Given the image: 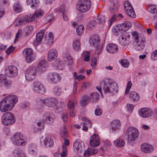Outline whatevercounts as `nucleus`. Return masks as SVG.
I'll return each mask as SVG.
<instances>
[{
    "instance_id": "nucleus-1",
    "label": "nucleus",
    "mask_w": 157,
    "mask_h": 157,
    "mask_svg": "<svg viewBox=\"0 0 157 157\" xmlns=\"http://www.w3.org/2000/svg\"><path fill=\"white\" fill-rule=\"evenodd\" d=\"M18 101V98L16 95H11L6 97L0 102V110L3 112L11 110Z\"/></svg>"
},
{
    "instance_id": "nucleus-2",
    "label": "nucleus",
    "mask_w": 157,
    "mask_h": 157,
    "mask_svg": "<svg viewBox=\"0 0 157 157\" xmlns=\"http://www.w3.org/2000/svg\"><path fill=\"white\" fill-rule=\"evenodd\" d=\"M100 85L105 94L113 93L117 87L116 83L108 79L102 81L101 82Z\"/></svg>"
},
{
    "instance_id": "nucleus-3",
    "label": "nucleus",
    "mask_w": 157,
    "mask_h": 157,
    "mask_svg": "<svg viewBox=\"0 0 157 157\" xmlns=\"http://www.w3.org/2000/svg\"><path fill=\"white\" fill-rule=\"evenodd\" d=\"M91 5L90 0H80L77 4V8L80 12H86L90 9Z\"/></svg>"
},
{
    "instance_id": "nucleus-4",
    "label": "nucleus",
    "mask_w": 157,
    "mask_h": 157,
    "mask_svg": "<svg viewBox=\"0 0 157 157\" xmlns=\"http://www.w3.org/2000/svg\"><path fill=\"white\" fill-rule=\"evenodd\" d=\"M100 42L99 36L97 35L92 36L90 40L91 45L96 48V53L98 55L101 53L103 47L102 45L100 44Z\"/></svg>"
},
{
    "instance_id": "nucleus-5",
    "label": "nucleus",
    "mask_w": 157,
    "mask_h": 157,
    "mask_svg": "<svg viewBox=\"0 0 157 157\" xmlns=\"http://www.w3.org/2000/svg\"><path fill=\"white\" fill-rule=\"evenodd\" d=\"M13 143L17 146H25L26 144V141L23 138V136L19 132L15 133L11 139Z\"/></svg>"
},
{
    "instance_id": "nucleus-6",
    "label": "nucleus",
    "mask_w": 157,
    "mask_h": 157,
    "mask_svg": "<svg viewBox=\"0 0 157 157\" xmlns=\"http://www.w3.org/2000/svg\"><path fill=\"white\" fill-rule=\"evenodd\" d=\"M138 130L136 128L130 127L129 128L126 133L128 136V141L129 143L135 140L139 136Z\"/></svg>"
},
{
    "instance_id": "nucleus-7",
    "label": "nucleus",
    "mask_w": 157,
    "mask_h": 157,
    "mask_svg": "<svg viewBox=\"0 0 157 157\" xmlns=\"http://www.w3.org/2000/svg\"><path fill=\"white\" fill-rule=\"evenodd\" d=\"M37 72V71L36 67H29L25 73V77L26 80L29 81L33 80L35 78Z\"/></svg>"
},
{
    "instance_id": "nucleus-8",
    "label": "nucleus",
    "mask_w": 157,
    "mask_h": 157,
    "mask_svg": "<svg viewBox=\"0 0 157 157\" xmlns=\"http://www.w3.org/2000/svg\"><path fill=\"white\" fill-rule=\"evenodd\" d=\"M23 54L25 56L26 61L28 63L32 62L35 58L33 50L31 48H25L23 51Z\"/></svg>"
},
{
    "instance_id": "nucleus-9",
    "label": "nucleus",
    "mask_w": 157,
    "mask_h": 157,
    "mask_svg": "<svg viewBox=\"0 0 157 157\" xmlns=\"http://www.w3.org/2000/svg\"><path fill=\"white\" fill-rule=\"evenodd\" d=\"M61 78L60 75L56 72L49 73L47 76V78L48 81L52 84H56L60 82Z\"/></svg>"
},
{
    "instance_id": "nucleus-10",
    "label": "nucleus",
    "mask_w": 157,
    "mask_h": 157,
    "mask_svg": "<svg viewBox=\"0 0 157 157\" xmlns=\"http://www.w3.org/2000/svg\"><path fill=\"white\" fill-rule=\"evenodd\" d=\"M33 89L38 94H43L46 92L44 85L39 81H36L33 82Z\"/></svg>"
},
{
    "instance_id": "nucleus-11",
    "label": "nucleus",
    "mask_w": 157,
    "mask_h": 157,
    "mask_svg": "<svg viewBox=\"0 0 157 157\" xmlns=\"http://www.w3.org/2000/svg\"><path fill=\"white\" fill-rule=\"evenodd\" d=\"M53 119L54 118H45L44 121L43 118H41L37 122L36 128L38 129H42L44 128L45 123H46L48 124H51L54 121Z\"/></svg>"
},
{
    "instance_id": "nucleus-12",
    "label": "nucleus",
    "mask_w": 157,
    "mask_h": 157,
    "mask_svg": "<svg viewBox=\"0 0 157 157\" xmlns=\"http://www.w3.org/2000/svg\"><path fill=\"white\" fill-rule=\"evenodd\" d=\"M41 101L43 104L49 107L54 106L58 103V101L53 97L46 98L43 99Z\"/></svg>"
},
{
    "instance_id": "nucleus-13",
    "label": "nucleus",
    "mask_w": 157,
    "mask_h": 157,
    "mask_svg": "<svg viewBox=\"0 0 157 157\" xmlns=\"http://www.w3.org/2000/svg\"><path fill=\"white\" fill-rule=\"evenodd\" d=\"M139 115L143 118L150 117L152 114V110L148 108H142L138 110Z\"/></svg>"
},
{
    "instance_id": "nucleus-14",
    "label": "nucleus",
    "mask_w": 157,
    "mask_h": 157,
    "mask_svg": "<svg viewBox=\"0 0 157 157\" xmlns=\"http://www.w3.org/2000/svg\"><path fill=\"white\" fill-rule=\"evenodd\" d=\"M73 148L77 153H81L85 150L84 144L82 141H75L73 144Z\"/></svg>"
},
{
    "instance_id": "nucleus-15",
    "label": "nucleus",
    "mask_w": 157,
    "mask_h": 157,
    "mask_svg": "<svg viewBox=\"0 0 157 157\" xmlns=\"http://www.w3.org/2000/svg\"><path fill=\"white\" fill-rule=\"evenodd\" d=\"M132 36L134 38V43H144L145 38L143 35H138L137 32L132 33Z\"/></svg>"
},
{
    "instance_id": "nucleus-16",
    "label": "nucleus",
    "mask_w": 157,
    "mask_h": 157,
    "mask_svg": "<svg viewBox=\"0 0 157 157\" xmlns=\"http://www.w3.org/2000/svg\"><path fill=\"white\" fill-rule=\"evenodd\" d=\"M11 81L7 79L5 75H0V86L4 85L7 88H8L11 86Z\"/></svg>"
},
{
    "instance_id": "nucleus-17",
    "label": "nucleus",
    "mask_w": 157,
    "mask_h": 157,
    "mask_svg": "<svg viewBox=\"0 0 157 157\" xmlns=\"http://www.w3.org/2000/svg\"><path fill=\"white\" fill-rule=\"evenodd\" d=\"M100 144V140L99 136L97 134H94L90 138V145L92 147L98 146Z\"/></svg>"
},
{
    "instance_id": "nucleus-18",
    "label": "nucleus",
    "mask_w": 157,
    "mask_h": 157,
    "mask_svg": "<svg viewBox=\"0 0 157 157\" xmlns=\"http://www.w3.org/2000/svg\"><path fill=\"white\" fill-rule=\"evenodd\" d=\"M141 151L146 153H150L153 151L154 147L151 144H144L141 146Z\"/></svg>"
},
{
    "instance_id": "nucleus-19",
    "label": "nucleus",
    "mask_w": 157,
    "mask_h": 157,
    "mask_svg": "<svg viewBox=\"0 0 157 157\" xmlns=\"http://www.w3.org/2000/svg\"><path fill=\"white\" fill-rule=\"evenodd\" d=\"M7 72L10 77H13L16 76L18 74V70L16 67L14 66H10L8 67Z\"/></svg>"
},
{
    "instance_id": "nucleus-20",
    "label": "nucleus",
    "mask_w": 157,
    "mask_h": 157,
    "mask_svg": "<svg viewBox=\"0 0 157 157\" xmlns=\"http://www.w3.org/2000/svg\"><path fill=\"white\" fill-rule=\"evenodd\" d=\"M61 60L65 63L69 65H71L73 63L72 57L68 53H65L63 54Z\"/></svg>"
},
{
    "instance_id": "nucleus-21",
    "label": "nucleus",
    "mask_w": 157,
    "mask_h": 157,
    "mask_svg": "<svg viewBox=\"0 0 157 157\" xmlns=\"http://www.w3.org/2000/svg\"><path fill=\"white\" fill-rule=\"evenodd\" d=\"M58 55L57 51L55 49H52L49 51L48 54V60L51 61L56 59Z\"/></svg>"
},
{
    "instance_id": "nucleus-22",
    "label": "nucleus",
    "mask_w": 157,
    "mask_h": 157,
    "mask_svg": "<svg viewBox=\"0 0 157 157\" xmlns=\"http://www.w3.org/2000/svg\"><path fill=\"white\" fill-rule=\"evenodd\" d=\"M118 49L117 46L113 44H108L106 48V51L111 53H116L117 52Z\"/></svg>"
},
{
    "instance_id": "nucleus-23",
    "label": "nucleus",
    "mask_w": 157,
    "mask_h": 157,
    "mask_svg": "<svg viewBox=\"0 0 157 157\" xmlns=\"http://www.w3.org/2000/svg\"><path fill=\"white\" fill-rule=\"evenodd\" d=\"M111 129L113 131L119 129L121 126V123L120 121L116 119L110 123Z\"/></svg>"
},
{
    "instance_id": "nucleus-24",
    "label": "nucleus",
    "mask_w": 157,
    "mask_h": 157,
    "mask_svg": "<svg viewBox=\"0 0 157 157\" xmlns=\"http://www.w3.org/2000/svg\"><path fill=\"white\" fill-rule=\"evenodd\" d=\"M65 63L61 60L56 59L53 63L54 67L59 70H62L65 67Z\"/></svg>"
},
{
    "instance_id": "nucleus-25",
    "label": "nucleus",
    "mask_w": 157,
    "mask_h": 157,
    "mask_svg": "<svg viewBox=\"0 0 157 157\" xmlns=\"http://www.w3.org/2000/svg\"><path fill=\"white\" fill-rule=\"evenodd\" d=\"M44 145L46 147H52L54 145L53 140L49 137H46L43 141Z\"/></svg>"
},
{
    "instance_id": "nucleus-26",
    "label": "nucleus",
    "mask_w": 157,
    "mask_h": 157,
    "mask_svg": "<svg viewBox=\"0 0 157 157\" xmlns=\"http://www.w3.org/2000/svg\"><path fill=\"white\" fill-rule=\"evenodd\" d=\"M98 152L97 149L93 148H89L86 150L84 154L85 157H89L90 155L96 154Z\"/></svg>"
},
{
    "instance_id": "nucleus-27",
    "label": "nucleus",
    "mask_w": 157,
    "mask_h": 157,
    "mask_svg": "<svg viewBox=\"0 0 157 157\" xmlns=\"http://www.w3.org/2000/svg\"><path fill=\"white\" fill-rule=\"evenodd\" d=\"M47 66L46 61L45 60H43L40 61L39 63L38 67L41 72H43L46 70Z\"/></svg>"
},
{
    "instance_id": "nucleus-28",
    "label": "nucleus",
    "mask_w": 157,
    "mask_h": 157,
    "mask_svg": "<svg viewBox=\"0 0 157 157\" xmlns=\"http://www.w3.org/2000/svg\"><path fill=\"white\" fill-rule=\"evenodd\" d=\"M80 46L79 39H76L74 40L72 44V47L74 50L79 51L81 49Z\"/></svg>"
},
{
    "instance_id": "nucleus-29",
    "label": "nucleus",
    "mask_w": 157,
    "mask_h": 157,
    "mask_svg": "<svg viewBox=\"0 0 157 157\" xmlns=\"http://www.w3.org/2000/svg\"><path fill=\"white\" fill-rule=\"evenodd\" d=\"M129 97L132 100L134 101H138L140 99V96L136 92L132 91L130 92L129 94Z\"/></svg>"
},
{
    "instance_id": "nucleus-30",
    "label": "nucleus",
    "mask_w": 157,
    "mask_h": 157,
    "mask_svg": "<svg viewBox=\"0 0 157 157\" xmlns=\"http://www.w3.org/2000/svg\"><path fill=\"white\" fill-rule=\"evenodd\" d=\"M14 118H2V123L5 125L12 124L15 122Z\"/></svg>"
},
{
    "instance_id": "nucleus-31",
    "label": "nucleus",
    "mask_w": 157,
    "mask_h": 157,
    "mask_svg": "<svg viewBox=\"0 0 157 157\" xmlns=\"http://www.w3.org/2000/svg\"><path fill=\"white\" fill-rule=\"evenodd\" d=\"M14 11L17 13H20L23 10L22 6L19 2H16L13 6Z\"/></svg>"
},
{
    "instance_id": "nucleus-32",
    "label": "nucleus",
    "mask_w": 157,
    "mask_h": 157,
    "mask_svg": "<svg viewBox=\"0 0 157 157\" xmlns=\"http://www.w3.org/2000/svg\"><path fill=\"white\" fill-rule=\"evenodd\" d=\"M89 100L88 96L85 95L82 97L80 101V105L82 106H86L88 103Z\"/></svg>"
},
{
    "instance_id": "nucleus-33",
    "label": "nucleus",
    "mask_w": 157,
    "mask_h": 157,
    "mask_svg": "<svg viewBox=\"0 0 157 157\" xmlns=\"http://www.w3.org/2000/svg\"><path fill=\"white\" fill-rule=\"evenodd\" d=\"M125 143L124 140L121 138H118L114 142V145L119 147H123L125 145Z\"/></svg>"
},
{
    "instance_id": "nucleus-34",
    "label": "nucleus",
    "mask_w": 157,
    "mask_h": 157,
    "mask_svg": "<svg viewBox=\"0 0 157 157\" xmlns=\"http://www.w3.org/2000/svg\"><path fill=\"white\" fill-rule=\"evenodd\" d=\"M45 37L47 44H52L53 42V35L52 33L50 32Z\"/></svg>"
},
{
    "instance_id": "nucleus-35",
    "label": "nucleus",
    "mask_w": 157,
    "mask_h": 157,
    "mask_svg": "<svg viewBox=\"0 0 157 157\" xmlns=\"http://www.w3.org/2000/svg\"><path fill=\"white\" fill-rule=\"evenodd\" d=\"M27 2L33 9L36 8V6L39 3V0H27Z\"/></svg>"
},
{
    "instance_id": "nucleus-36",
    "label": "nucleus",
    "mask_w": 157,
    "mask_h": 157,
    "mask_svg": "<svg viewBox=\"0 0 157 157\" xmlns=\"http://www.w3.org/2000/svg\"><path fill=\"white\" fill-rule=\"evenodd\" d=\"M53 92L56 96L60 95L62 92L61 89L59 86H56L53 88Z\"/></svg>"
},
{
    "instance_id": "nucleus-37",
    "label": "nucleus",
    "mask_w": 157,
    "mask_h": 157,
    "mask_svg": "<svg viewBox=\"0 0 157 157\" xmlns=\"http://www.w3.org/2000/svg\"><path fill=\"white\" fill-rule=\"evenodd\" d=\"M61 135L63 138H65L68 136V133L66 127L63 125L61 129Z\"/></svg>"
},
{
    "instance_id": "nucleus-38",
    "label": "nucleus",
    "mask_w": 157,
    "mask_h": 157,
    "mask_svg": "<svg viewBox=\"0 0 157 157\" xmlns=\"http://www.w3.org/2000/svg\"><path fill=\"white\" fill-rule=\"evenodd\" d=\"M44 30H42L40 32L37 33L36 39L37 43H39L42 40L44 36Z\"/></svg>"
},
{
    "instance_id": "nucleus-39",
    "label": "nucleus",
    "mask_w": 157,
    "mask_h": 157,
    "mask_svg": "<svg viewBox=\"0 0 157 157\" xmlns=\"http://www.w3.org/2000/svg\"><path fill=\"white\" fill-rule=\"evenodd\" d=\"M33 30V27L29 25L25 27L24 29V32L26 35H28L31 33Z\"/></svg>"
},
{
    "instance_id": "nucleus-40",
    "label": "nucleus",
    "mask_w": 157,
    "mask_h": 157,
    "mask_svg": "<svg viewBox=\"0 0 157 157\" xmlns=\"http://www.w3.org/2000/svg\"><path fill=\"white\" fill-rule=\"evenodd\" d=\"M35 16L33 14H29L26 15L24 17V20L27 22L33 21L35 19Z\"/></svg>"
},
{
    "instance_id": "nucleus-41",
    "label": "nucleus",
    "mask_w": 157,
    "mask_h": 157,
    "mask_svg": "<svg viewBox=\"0 0 157 157\" xmlns=\"http://www.w3.org/2000/svg\"><path fill=\"white\" fill-rule=\"evenodd\" d=\"M76 103L77 101L75 100L73 101L70 100L67 103V107L71 110H74Z\"/></svg>"
},
{
    "instance_id": "nucleus-42",
    "label": "nucleus",
    "mask_w": 157,
    "mask_h": 157,
    "mask_svg": "<svg viewBox=\"0 0 157 157\" xmlns=\"http://www.w3.org/2000/svg\"><path fill=\"white\" fill-rule=\"evenodd\" d=\"M84 31V27L82 25H79L77 28L76 32L78 35H82Z\"/></svg>"
},
{
    "instance_id": "nucleus-43",
    "label": "nucleus",
    "mask_w": 157,
    "mask_h": 157,
    "mask_svg": "<svg viewBox=\"0 0 157 157\" xmlns=\"http://www.w3.org/2000/svg\"><path fill=\"white\" fill-rule=\"evenodd\" d=\"M118 6V3L117 1L113 3V6L110 8L111 11L113 13L117 11Z\"/></svg>"
},
{
    "instance_id": "nucleus-44",
    "label": "nucleus",
    "mask_w": 157,
    "mask_h": 157,
    "mask_svg": "<svg viewBox=\"0 0 157 157\" xmlns=\"http://www.w3.org/2000/svg\"><path fill=\"white\" fill-rule=\"evenodd\" d=\"M148 10L152 13H157V6L151 5H150L148 8Z\"/></svg>"
},
{
    "instance_id": "nucleus-45",
    "label": "nucleus",
    "mask_w": 157,
    "mask_h": 157,
    "mask_svg": "<svg viewBox=\"0 0 157 157\" xmlns=\"http://www.w3.org/2000/svg\"><path fill=\"white\" fill-rule=\"evenodd\" d=\"M134 47L137 50L141 51L145 48L144 43H134Z\"/></svg>"
},
{
    "instance_id": "nucleus-46",
    "label": "nucleus",
    "mask_w": 157,
    "mask_h": 157,
    "mask_svg": "<svg viewBox=\"0 0 157 157\" xmlns=\"http://www.w3.org/2000/svg\"><path fill=\"white\" fill-rule=\"evenodd\" d=\"M130 40H126L124 37L122 36L121 38L119 39V43L122 45H127L129 44V42Z\"/></svg>"
},
{
    "instance_id": "nucleus-47",
    "label": "nucleus",
    "mask_w": 157,
    "mask_h": 157,
    "mask_svg": "<svg viewBox=\"0 0 157 157\" xmlns=\"http://www.w3.org/2000/svg\"><path fill=\"white\" fill-rule=\"evenodd\" d=\"M97 20L99 24H104L105 22V16L100 14L98 15L97 17Z\"/></svg>"
},
{
    "instance_id": "nucleus-48",
    "label": "nucleus",
    "mask_w": 157,
    "mask_h": 157,
    "mask_svg": "<svg viewBox=\"0 0 157 157\" xmlns=\"http://www.w3.org/2000/svg\"><path fill=\"white\" fill-rule=\"evenodd\" d=\"M83 124L87 126V127L90 128L91 126L92 122L88 118H82Z\"/></svg>"
},
{
    "instance_id": "nucleus-49",
    "label": "nucleus",
    "mask_w": 157,
    "mask_h": 157,
    "mask_svg": "<svg viewBox=\"0 0 157 157\" xmlns=\"http://www.w3.org/2000/svg\"><path fill=\"white\" fill-rule=\"evenodd\" d=\"M96 25V22L94 20H91L88 23L87 26L90 29H93L95 27Z\"/></svg>"
},
{
    "instance_id": "nucleus-50",
    "label": "nucleus",
    "mask_w": 157,
    "mask_h": 157,
    "mask_svg": "<svg viewBox=\"0 0 157 157\" xmlns=\"http://www.w3.org/2000/svg\"><path fill=\"white\" fill-rule=\"evenodd\" d=\"M99 95L97 92H94L90 94V98L92 100L96 101L99 98Z\"/></svg>"
},
{
    "instance_id": "nucleus-51",
    "label": "nucleus",
    "mask_w": 157,
    "mask_h": 157,
    "mask_svg": "<svg viewBox=\"0 0 157 157\" xmlns=\"http://www.w3.org/2000/svg\"><path fill=\"white\" fill-rule=\"evenodd\" d=\"M62 151L60 154L61 157H65L67 155V148L64 145H63L62 146Z\"/></svg>"
},
{
    "instance_id": "nucleus-52",
    "label": "nucleus",
    "mask_w": 157,
    "mask_h": 157,
    "mask_svg": "<svg viewBox=\"0 0 157 157\" xmlns=\"http://www.w3.org/2000/svg\"><path fill=\"white\" fill-rule=\"evenodd\" d=\"M44 14L43 11L41 9H38L33 14L37 17H41Z\"/></svg>"
},
{
    "instance_id": "nucleus-53",
    "label": "nucleus",
    "mask_w": 157,
    "mask_h": 157,
    "mask_svg": "<svg viewBox=\"0 0 157 157\" xmlns=\"http://www.w3.org/2000/svg\"><path fill=\"white\" fill-rule=\"evenodd\" d=\"M127 14L129 17L134 18L136 17V14L133 9L130 11H126Z\"/></svg>"
},
{
    "instance_id": "nucleus-54",
    "label": "nucleus",
    "mask_w": 157,
    "mask_h": 157,
    "mask_svg": "<svg viewBox=\"0 0 157 157\" xmlns=\"http://www.w3.org/2000/svg\"><path fill=\"white\" fill-rule=\"evenodd\" d=\"M132 85V82L130 81L128 82L125 93V95H127L128 94L131 88Z\"/></svg>"
},
{
    "instance_id": "nucleus-55",
    "label": "nucleus",
    "mask_w": 157,
    "mask_h": 157,
    "mask_svg": "<svg viewBox=\"0 0 157 157\" xmlns=\"http://www.w3.org/2000/svg\"><path fill=\"white\" fill-rule=\"evenodd\" d=\"M15 116L11 112H8L4 113L2 118H14Z\"/></svg>"
},
{
    "instance_id": "nucleus-56",
    "label": "nucleus",
    "mask_w": 157,
    "mask_h": 157,
    "mask_svg": "<svg viewBox=\"0 0 157 157\" xmlns=\"http://www.w3.org/2000/svg\"><path fill=\"white\" fill-rule=\"evenodd\" d=\"M123 25L124 27V29H125V31H126L131 26L132 24L130 22L127 21L123 23Z\"/></svg>"
},
{
    "instance_id": "nucleus-57",
    "label": "nucleus",
    "mask_w": 157,
    "mask_h": 157,
    "mask_svg": "<svg viewBox=\"0 0 157 157\" xmlns=\"http://www.w3.org/2000/svg\"><path fill=\"white\" fill-rule=\"evenodd\" d=\"M24 20L22 18L17 19L14 22V25L17 26H18L22 24Z\"/></svg>"
},
{
    "instance_id": "nucleus-58",
    "label": "nucleus",
    "mask_w": 157,
    "mask_h": 157,
    "mask_svg": "<svg viewBox=\"0 0 157 157\" xmlns=\"http://www.w3.org/2000/svg\"><path fill=\"white\" fill-rule=\"evenodd\" d=\"M151 58L153 60H157V49L151 53Z\"/></svg>"
},
{
    "instance_id": "nucleus-59",
    "label": "nucleus",
    "mask_w": 157,
    "mask_h": 157,
    "mask_svg": "<svg viewBox=\"0 0 157 157\" xmlns=\"http://www.w3.org/2000/svg\"><path fill=\"white\" fill-rule=\"evenodd\" d=\"M84 60L88 62L90 60V53L89 52H86L84 53Z\"/></svg>"
},
{
    "instance_id": "nucleus-60",
    "label": "nucleus",
    "mask_w": 157,
    "mask_h": 157,
    "mask_svg": "<svg viewBox=\"0 0 157 157\" xmlns=\"http://www.w3.org/2000/svg\"><path fill=\"white\" fill-rule=\"evenodd\" d=\"M43 117L45 118H52L55 116L53 113L47 112L45 113L44 114Z\"/></svg>"
},
{
    "instance_id": "nucleus-61",
    "label": "nucleus",
    "mask_w": 157,
    "mask_h": 157,
    "mask_svg": "<svg viewBox=\"0 0 157 157\" xmlns=\"http://www.w3.org/2000/svg\"><path fill=\"white\" fill-rule=\"evenodd\" d=\"M113 32L116 35H118L121 34L119 33L118 28L117 26H115L113 27L112 29Z\"/></svg>"
},
{
    "instance_id": "nucleus-62",
    "label": "nucleus",
    "mask_w": 157,
    "mask_h": 157,
    "mask_svg": "<svg viewBox=\"0 0 157 157\" xmlns=\"http://www.w3.org/2000/svg\"><path fill=\"white\" fill-rule=\"evenodd\" d=\"M95 114L96 116H100L102 113V110L97 106L94 111Z\"/></svg>"
},
{
    "instance_id": "nucleus-63",
    "label": "nucleus",
    "mask_w": 157,
    "mask_h": 157,
    "mask_svg": "<svg viewBox=\"0 0 157 157\" xmlns=\"http://www.w3.org/2000/svg\"><path fill=\"white\" fill-rule=\"evenodd\" d=\"M19 152V150L15 149L14 150L13 152L11 153L8 156L9 157H17Z\"/></svg>"
},
{
    "instance_id": "nucleus-64",
    "label": "nucleus",
    "mask_w": 157,
    "mask_h": 157,
    "mask_svg": "<svg viewBox=\"0 0 157 157\" xmlns=\"http://www.w3.org/2000/svg\"><path fill=\"white\" fill-rule=\"evenodd\" d=\"M54 19V17L52 14H50L47 16L46 20L47 22H52Z\"/></svg>"
}]
</instances>
